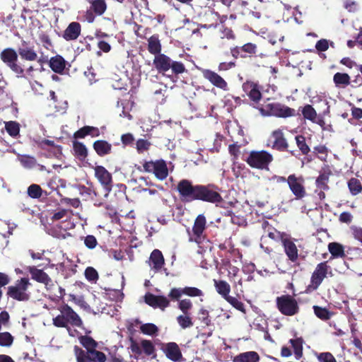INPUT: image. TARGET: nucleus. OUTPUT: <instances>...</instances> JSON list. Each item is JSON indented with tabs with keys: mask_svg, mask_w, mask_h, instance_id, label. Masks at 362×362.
Listing matches in <instances>:
<instances>
[{
	"mask_svg": "<svg viewBox=\"0 0 362 362\" xmlns=\"http://www.w3.org/2000/svg\"><path fill=\"white\" fill-rule=\"evenodd\" d=\"M93 148L100 157H104L110 154L112 150V144L103 139L95 141L93 144Z\"/></svg>",
	"mask_w": 362,
	"mask_h": 362,
	"instance_id": "nucleus-27",
	"label": "nucleus"
},
{
	"mask_svg": "<svg viewBox=\"0 0 362 362\" xmlns=\"http://www.w3.org/2000/svg\"><path fill=\"white\" fill-rule=\"evenodd\" d=\"M88 187L85 185H80L78 187L79 193L81 196L87 198L92 197V193H94V185L93 182H88Z\"/></svg>",
	"mask_w": 362,
	"mask_h": 362,
	"instance_id": "nucleus-51",
	"label": "nucleus"
},
{
	"mask_svg": "<svg viewBox=\"0 0 362 362\" xmlns=\"http://www.w3.org/2000/svg\"><path fill=\"white\" fill-rule=\"evenodd\" d=\"M276 304L279 311L286 316H293L300 310L298 301L289 294L278 296L276 298Z\"/></svg>",
	"mask_w": 362,
	"mask_h": 362,
	"instance_id": "nucleus-9",
	"label": "nucleus"
},
{
	"mask_svg": "<svg viewBox=\"0 0 362 362\" xmlns=\"http://www.w3.org/2000/svg\"><path fill=\"white\" fill-rule=\"evenodd\" d=\"M199 315H201L200 320L206 326H209L211 324V320L209 318V313L208 310H206L204 308H202L199 310Z\"/></svg>",
	"mask_w": 362,
	"mask_h": 362,
	"instance_id": "nucleus-62",
	"label": "nucleus"
},
{
	"mask_svg": "<svg viewBox=\"0 0 362 362\" xmlns=\"http://www.w3.org/2000/svg\"><path fill=\"white\" fill-rule=\"evenodd\" d=\"M161 350L165 354V356L172 361L180 362L183 359L181 350L175 342L163 344Z\"/></svg>",
	"mask_w": 362,
	"mask_h": 362,
	"instance_id": "nucleus-20",
	"label": "nucleus"
},
{
	"mask_svg": "<svg viewBox=\"0 0 362 362\" xmlns=\"http://www.w3.org/2000/svg\"><path fill=\"white\" fill-rule=\"evenodd\" d=\"M162 45L158 34L153 35L148 39V51L157 56L161 54Z\"/></svg>",
	"mask_w": 362,
	"mask_h": 362,
	"instance_id": "nucleus-29",
	"label": "nucleus"
},
{
	"mask_svg": "<svg viewBox=\"0 0 362 362\" xmlns=\"http://www.w3.org/2000/svg\"><path fill=\"white\" fill-rule=\"evenodd\" d=\"M141 346L142 351L148 356H151L152 358H156V348L153 342L150 340L143 339L141 341Z\"/></svg>",
	"mask_w": 362,
	"mask_h": 362,
	"instance_id": "nucleus-37",
	"label": "nucleus"
},
{
	"mask_svg": "<svg viewBox=\"0 0 362 362\" xmlns=\"http://www.w3.org/2000/svg\"><path fill=\"white\" fill-rule=\"evenodd\" d=\"M262 228L269 238L276 241H282V240L284 239V233L278 231L272 225H270L267 221H264L262 222Z\"/></svg>",
	"mask_w": 362,
	"mask_h": 362,
	"instance_id": "nucleus-28",
	"label": "nucleus"
},
{
	"mask_svg": "<svg viewBox=\"0 0 362 362\" xmlns=\"http://www.w3.org/2000/svg\"><path fill=\"white\" fill-rule=\"evenodd\" d=\"M81 25L78 22H71L63 32L62 37L66 41L76 40L81 35Z\"/></svg>",
	"mask_w": 362,
	"mask_h": 362,
	"instance_id": "nucleus-24",
	"label": "nucleus"
},
{
	"mask_svg": "<svg viewBox=\"0 0 362 362\" xmlns=\"http://www.w3.org/2000/svg\"><path fill=\"white\" fill-rule=\"evenodd\" d=\"M48 64L54 73L63 74L67 62L62 56L57 54L49 59Z\"/></svg>",
	"mask_w": 362,
	"mask_h": 362,
	"instance_id": "nucleus-26",
	"label": "nucleus"
},
{
	"mask_svg": "<svg viewBox=\"0 0 362 362\" xmlns=\"http://www.w3.org/2000/svg\"><path fill=\"white\" fill-rule=\"evenodd\" d=\"M240 145L238 144V143H233L230 144L228 146V151L231 156H233V160H236L238 159V157L240 153Z\"/></svg>",
	"mask_w": 362,
	"mask_h": 362,
	"instance_id": "nucleus-56",
	"label": "nucleus"
},
{
	"mask_svg": "<svg viewBox=\"0 0 362 362\" xmlns=\"http://www.w3.org/2000/svg\"><path fill=\"white\" fill-rule=\"evenodd\" d=\"M281 243L288 259L292 262H296L298 259V250L296 244L288 238H284Z\"/></svg>",
	"mask_w": 362,
	"mask_h": 362,
	"instance_id": "nucleus-25",
	"label": "nucleus"
},
{
	"mask_svg": "<svg viewBox=\"0 0 362 362\" xmlns=\"http://www.w3.org/2000/svg\"><path fill=\"white\" fill-rule=\"evenodd\" d=\"M131 351L134 354L136 358H138L142 354V348L141 344H139L136 341L132 340L130 345Z\"/></svg>",
	"mask_w": 362,
	"mask_h": 362,
	"instance_id": "nucleus-63",
	"label": "nucleus"
},
{
	"mask_svg": "<svg viewBox=\"0 0 362 362\" xmlns=\"http://www.w3.org/2000/svg\"><path fill=\"white\" fill-rule=\"evenodd\" d=\"M302 115L305 119H308L312 122L315 119L317 116L316 110L311 105H305L302 108Z\"/></svg>",
	"mask_w": 362,
	"mask_h": 362,
	"instance_id": "nucleus-42",
	"label": "nucleus"
},
{
	"mask_svg": "<svg viewBox=\"0 0 362 362\" xmlns=\"http://www.w3.org/2000/svg\"><path fill=\"white\" fill-rule=\"evenodd\" d=\"M182 291V288H173L169 292L168 297L172 300H179L182 295L184 294Z\"/></svg>",
	"mask_w": 362,
	"mask_h": 362,
	"instance_id": "nucleus-58",
	"label": "nucleus"
},
{
	"mask_svg": "<svg viewBox=\"0 0 362 362\" xmlns=\"http://www.w3.org/2000/svg\"><path fill=\"white\" fill-rule=\"evenodd\" d=\"M333 81L338 88H345L351 83V78L346 73H336L333 76Z\"/></svg>",
	"mask_w": 362,
	"mask_h": 362,
	"instance_id": "nucleus-35",
	"label": "nucleus"
},
{
	"mask_svg": "<svg viewBox=\"0 0 362 362\" xmlns=\"http://www.w3.org/2000/svg\"><path fill=\"white\" fill-rule=\"evenodd\" d=\"M260 86L258 83L251 81H246L243 84V90L250 100L259 103L262 98Z\"/></svg>",
	"mask_w": 362,
	"mask_h": 362,
	"instance_id": "nucleus-19",
	"label": "nucleus"
},
{
	"mask_svg": "<svg viewBox=\"0 0 362 362\" xmlns=\"http://www.w3.org/2000/svg\"><path fill=\"white\" fill-rule=\"evenodd\" d=\"M28 271L30 274L32 279L43 284L47 290L51 289L54 286L52 279L42 269L31 266L28 267Z\"/></svg>",
	"mask_w": 362,
	"mask_h": 362,
	"instance_id": "nucleus-17",
	"label": "nucleus"
},
{
	"mask_svg": "<svg viewBox=\"0 0 362 362\" xmlns=\"http://www.w3.org/2000/svg\"><path fill=\"white\" fill-rule=\"evenodd\" d=\"M214 286L216 292L225 299L229 296L230 292V284L224 280H214Z\"/></svg>",
	"mask_w": 362,
	"mask_h": 362,
	"instance_id": "nucleus-33",
	"label": "nucleus"
},
{
	"mask_svg": "<svg viewBox=\"0 0 362 362\" xmlns=\"http://www.w3.org/2000/svg\"><path fill=\"white\" fill-rule=\"evenodd\" d=\"M224 300H226L230 305H231L236 310L242 312L244 314L246 313V310L244 303L240 301L238 298L230 296L229 295Z\"/></svg>",
	"mask_w": 362,
	"mask_h": 362,
	"instance_id": "nucleus-46",
	"label": "nucleus"
},
{
	"mask_svg": "<svg viewBox=\"0 0 362 362\" xmlns=\"http://www.w3.org/2000/svg\"><path fill=\"white\" fill-rule=\"evenodd\" d=\"M73 151L74 155L81 161L85 160L88 157V148L82 142L73 141Z\"/></svg>",
	"mask_w": 362,
	"mask_h": 362,
	"instance_id": "nucleus-31",
	"label": "nucleus"
},
{
	"mask_svg": "<svg viewBox=\"0 0 362 362\" xmlns=\"http://www.w3.org/2000/svg\"><path fill=\"white\" fill-rule=\"evenodd\" d=\"M145 302L148 305L156 308H159L164 310L170 305V300L164 296H156L152 293H147L145 296Z\"/></svg>",
	"mask_w": 362,
	"mask_h": 362,
	"instance_id": "nucleus-21",
	"label": "nucleus"
},
{
	"mask_svg": "<svg viewBox=\"0 0 362 362\" xmlns=\"http://www.w3.org/2000/svg\"><path fill=\"white\" fill-rule=\"evenodd\" d=\"M88 135H89L88 126L86 125V126H84V127L80 128L76 132H75L73 136L75 139H83L86 136H88Z\"/></svg>",
	"mask_w": 362,
	"mask_h": 362,
	"instance_id": "nucleus-61",
	"label": "nucleus"
},
{
	"mask_svg": "<svg viewBox=\"0 0 362 362\" xmlns=\"http://www.w3.org/2000/svg\"><path fill=\"white\" fill-rule=\"evenodd\" d=\"M0 59L17 77L25 76L24 65L19 61L18 51L12 47L4 49L0 52Z\"/></svg>",
	"mask_w": 362,
	"mask_h": 362,
	"instance_id": "nucleus-5",
	"label": "nucleus"
},
{
	"mask_svg": "<svg viewBox=\"0 0 362 362\" xmlns=\"http://www.w3.org/2000/svg\"><path fill=\"white\" fill-rule=\"evenodd\" d=\"M151 143L146 139H139L136 141V148L139 153H143L149 150Z\"/></svg>",
	"mask_w": 362,
	"mask_h": 362,
	"instance_id": "nucleus-50",
	"label": "nucleus"
},
{
	"mask_svg": "<svg viewBox=\"0 0 362 362\" xmlns=\"http://www.w3.org/2000/svg\"><path fill=\"white\" fill-rule=\"evenodd\" d=\"M351 230L354 238L362 244V228L353 226Z\"/></svg>",
	"mask_w": 362,
	"mask_h": 362,
	"instance_id": "nucleus-64",
	"label": "nucleus"
},
{
	"mask_svg": "<svg viewBox=\"0 0 362 362\" xmlns=\"http://www.w3.org/2000/svg\"><path fill=\"white\" fill-rule=\"evenodd\" d=\"M266 146L279 152H288L296 156V150H289V144L282 129H277L272 132L267 140Z\"/></svg>",
	"mask_w": 362,
	"mask_h": 362,
	"instance_id": "nucleus-6",
	"label": "nucleus"
},
{
	"mask_svg": "<svg viewBox=\"0 0 362 362\" xmlns=\"http://www.w3.org/2000/svg\"><path fill=\"white\" fill-rule=\"evenodd\" d=\"M252 168L267 169L273 160V156L267 151H252L245 160Z\"/></svg>",
	"mask_w": 362,
	"mask_h": 362,
	"instance_id": "nucleus-10",
	"label": "nucleus"
},
{
	"mask_svg": "<svg viewBox=\"0 0 362 362\" xmlns=\"http://www.w3.org/2000/svg\"><path fill=\"white\" fill-rule=\"evenodd\" d=\"M157 170L155 172V176L159 180H165L168 175V169L165 161L160 159V163L157 165Z\"/></svg>",
	"mask_w": 362,
	"mask_h": 362,
	"instance_id": "nucleus-41",
	"label": "nucleus"
},
{
	"mask_svg": "<svg viewBox=\"0 0 362 362\" xmlns=\"http://www.w3.org/2000/svg\"><path fill=\"white\" fill-rule=\"evenodd\" d=\"M296 145L304 156H307L310 152V148L306 142L305 137L302 134H298L295 136Z\"/></svg>",
	"mask_w": 362,
	"mask_h": 362,
	"instance_id": "nucleus-38",
	"label": "nucleus"
},
{
	"mask_svg": "<svg viewBox=\"0 0 362 362\" xmlns=\"http://www.w3.org/2000/svg\"><path fill=\"white\" fill-rule=\"evenodd\" d=\"M259 354L254 351H247L241 353L235 356L233 361V362H259Z\"/></svg>",
	"mask_w": 362,
	"mask_h": 362,
	"instance_id": "nucleus-30",
	"label": "nucleus"
},
{
	"mask_svg": "<svg viewBox=\"0 0 362 362\" xmlns=\"http://www.w3.org/2000/svg\"><path fill=\"white\" fill-rule=\"evenodd\" d=\"M236 66L235 61H230L228 62H221L218 66V70L219 71H226L232 69Z\"/></svg>",
	"mask_w": 362,
	"mask_h": 362,
	"instance_id": "nucleus-60",
	"label": "nucleus"
},
{
	"mask_svg": "<svg viewBox=\"0 0 362 362\" xmlns=\"http://www.w3.org/2000/svg\"><path fill=\"white\" fill-rule=\"evenodd\" d=\"M305 180L303 176H296L291 174L287 177V183L290 190L296 199H301L306 196V190L304 187Z\"/></svg>",
	"mask_w": 362,
	"mask_h": 362,
	"instance_id": "nucleus-15",
	"label": "nucleus"
},
{
	"mask_svg": "<svg viewBox=\"0 0 362 362\" xmlns=\"http://www.w3.org/2000/svg\"><path fill=\"white\" fill-rule=\"evenodd\" d=\"M206 229V218L204 214H199L192 226V235L190 231L188 230V233L189 235V241L194 242L197 244L199 245L202 243L206 238V235L204 232Z\"/></svg>",
	"mask_w": 362,
	"mask_h": 362,
	"instance_id": "nucleus-11",
	"label": "nucleus"
},
{
	"mask_svg": "<svg viewBox=\"0 0 362 362\" xmlns=\"http://www.w3.org/2000/svg\"><path fill=\"white\" fill-rule=\"evenodd\" d=\"M94 175L100 184L102 185L105 194L107 197L112 191L113 187V180L112 174L103 165H96L93 168Z\"/></svg>",
	"mask_w": 362,
	"mask_h": 362,
	"instance_id": "nucleus-12",
	"label": "nucleus"
},
{
	"mask_svg": "<svg viewBox=\"0 0 362 362\" xmlns=\"http://www.w3.org/2000/svg\"><path fill=\"white\" fill-rule=\"evenodd\" d=\"M17 51L20 58L23 61H37V62L41 61V59H39L37 52L35 49V46L30 41L22 40L21 41V44L18 46Z\"/></svg>",
	"mask_w": 362,
	"mask_h": 362,
	"instance_id": "nucleus-14",
	"label": "nucleus"
},
{
	"mask_svg": "<svg viewBox=\"0 0 362 362\" xmlns=\"http://www.w3.org/2000/svg\"><path fill=\"white\" fill-rule=\"evenodd\" d=\"M184 293V295L190 296V297H197V296H203V292L196 288V287H185L182 288V291Z\"/></svg>",
	"mask_w": 362,
	"mask_h": 362,
	"instance_id": "nucleus-54",
	"label": "nucleus"
},
{
	"mask_svg": "<svg viewBox=\"0 0 362 362\" xmlns=\"http://www.w3.org/2000/svg\"><path fill=\"white\" fill-rule=\"evenodd\" d=\"M27 192L30 197L39 199L42 194V189L40 185L32 184L28 187Z\"/></svg>",
	"mask_w": 362,
	"mask_h": 362,
	"instance_id": "nucleus-47",
	"label": "nucleus"
},
{
	"mask_svg": "<svg viewBox=\"0 0 362 362\" xmlns=\"http://www.w3.org/2000/svg\"><path fill=\"white\" fill-rule=\"evenodd\" d=\"M332 174L330 167L328 165H325L315 180L317 187L322 190H328L329 189L328 182Z\"/></svg>",
	"mask_w": 362,
	"mask_h": 362,
	"instance_id": "nucleus-23",
	"label": "nucleus"
},
{
	"mask_svg": "<svg viewBox=\"0 0 362 362\" xmlns=\"http://www.w3.org/2000/svg\"><path fill=\"white\" fill-rule=\"evenodd\" d=\"M14 338L8 332H0V346L9 347L13 344Z\"/></svg>",
	"mask_w": 362,
	"mask_h": 362,
	"instance_id": "nucleus-48",
	"label": "nucleus"
},
{
	"mask_svg": "<svg viewBox=\"0 0 362 362\" xmlns=\"http://www.w3.org/2000/svg\"><path fill=\"white\" fill-rule=\"evenodd\" d=\"M5 128L8 134L13 137H16L19 134L20 126L19 124L14 121L6 122Z\"/></svg>",
	"mask_w": 362,
	"mask_h": 362,
	"instance_id": "nucleus-44",
	"label": "nucleus"
},
{
	"mask_svg": "<svg viewBox=\"0 0 362 362\" xmlns=\"http://www.w3.org/2000/svg\"><path fill=\"white\" fill-rule=\"evenodd\" d=\"M176 189L180 200L184 203L199 201L218 206L223 202L221 194V189L215 184L194 185L191 180L182 179L177 183Z\"/></svg>",
	"mask_w": 362,
	"mask_h": 362,
	"instance_id": "nucleus-1",
	"label": "nucleus"
},
{
	"mask_svg": "<svg viewBox=\"0 0 362 362\" xmlns=\"http://www.w3.org/2000/svg\"><path fill=\"white\" fill-rule=\"evenodd\" d=\"M315 315L321 320L326 321L329 320L332 316V313L327 308H322L319 305H313V307Z\"/></svg>",
	"mask_w": 362,
	"mask_h": 362,
	"instance_id": "nucleus-39",
	"label": "nucleus"
},
{
	"mask_svg": "<svg viewBox=\"0 0 362 362\" xmlns=\"http://www.w3.org/2000/svg\"><path fill=\"white\" fill-rule=\"evenodd\" d=\"M20 162L25 168H31L35 165L36 159L33 156L24 155L20 158Z\"/></svg>",
	"mask_w": 362,
	"mask_h": 362,
	"instance_id": "nucleus-52",
	"label": "nucleus"
},
{
	"mask_svg": "<svg viewBox=\"0 0 362 362\" xmlns=\"http://www.w3.org/2000/svg\"><path fill=\"white\" fill-rule=\"evenodd\" d=\"M90 6L85 12L84 18L88 23L95 21L96 16H103L107 8L105 0H86Z\"/></svg>",
	"mask_w": 362,
	"mask_h": 362,
	"instance_id": "nucleus-13",
	"label": "nucleus"
},
{
	"mask_svg": "<svg viewBox=\"0 0 362 362\" xmlns=\"http://www.w3.org/2000/svg\"><path fill=\"white\" fill-rule=\"evenodd\" d=\"M240 47L241 48L244 59L247 57L263 56L262 54H258V48L256 44L247 42Z\"/></svg>",
	"mask_w": 362,
	"mask_h": 362,
	"instance_id": "nucleus-32",
	"label": "nucleus"
},
{
	"mask_svg": "<svg viewBox=\"0 0 362 362\" xmlns=\"http://www.w3.org/2000/svg\"><path fill=\"white\" fill-rule=\"evenodd\" d=\"M153 64L158 72L163 75H166L170 70L174 75L181 74L186 71V68L182 62L173 61L168 56L162 53L155 56Z\"/></svg>",
	"mask_w": 362,
	"mask_h": 362,
	"instance_id": "nucleus-4",
	"label": "nucleus"
},
{
	"mask_svg": "<svg viewBox=\"0 0 362 362\" xmlns=\"http://www.w3.org/2000/svg\"><path fill=\"white\" fill-rule=\"evenodd\" d=\"M313 153L318 155L317 157L320 160L326 161L328 156L329 149L325 145L320 144L313 148Z\"/></svg>",
	"mask_w": 362,
	"mask_h": 362,
	"instance_id": "nucleus-45",
	"label": "nucleus"
},
{
	"mask_svg": "<svg viewBox=\"0 0 362 362\" xmlns=\"http://www.w3.org/2000/svg\"><path fill=\"white\" fill-rule=\"evenodd\" d=\"M317 359L320 362H337L334 356L329 352L320 353Z\"/></svg>",
	"mask_w": 362,
	"mask_h": 362,
	"instance_id": "nucleus-59",
	"label": "nucleus"
},
{
	"mask_svg": "<svg viewBox=\"0 0 362 362\" xmlns=\"http://www.w3.org/2000/svg\"><path fill=\"white\" fill-rule=\"evenodd\" d=\"M328 250L333 258H344L346 256L344 246L337 242L329 243Z\"/></svg>",
	"mask_w": 362,
	"mask_h": 362,
	"instance_id": "nucleus-34",
	"label": "nucleus"
},
{
	"mask_svg": "<svg viewBox=\"0 0 362 362\" xmlns=\"http://www.w3.org/2000/svg\"><path fill=\"white\" fill-rule=\"evenodd\" d=\"M177 322L182 329H186L193 325L192 319L190 317L189 313L177 316Z\"/></svg>",
	"mask_w": 362,
	"mask_h": 362,
	"instance_id": "nucleus-43",
	"label": "nucleus"
},
{
	"mask_svg": "<svg viewBox=\"0 0 362 362\" xmlns=\"http://www.w3.org/2000/svg\"><path fill=\"white\" fill-rule=\"evenodd\" d=\"M328 275L332 276L333 274L327 262L324 261L317 264L311 274L310 284L308 286L307 290L310 291H316Z\"/></svg>",
	"mask_w": 362,
	"mask_h": 362,
	"instance_id": "nucleus-7",
	"label": "nucleus"
},
{
	"mask_svg": "<svg viewBox=\"0 0 362 362\" xmlns=\"http://www.w3.org/2000/svg\"><path fill=\"white\" fill-rule=\"evenodd\" d=\"M84 244L88 249L93 250L98 245V241L94 235H88L84 238Z\"/></svg>",
	"mask_w": 362,
	"mask_h": 362,
	"instance_id": "nucleus-57",
	"label": "nucleus"
},
{
	"mask_svg": "<svg viewBox=\"0 0 362 362\" xmlns=\"http://www.w3.org/2000/svg\"><path fill=\"white\" fill-rule=\"evenodd\" d=\"M269 115L276 117L286 118L295 115V110L279 103L267 105Z\"/></svg>",
	"mask_w": 362,
	"mask_h": 362,
	"instance_id": "nucleus-16",
	"label": "nucleus"
},
{
	"mask_svg": "<svg viewBox=\"0 0 362 362\" xmlns=\"http://www.w3.org/2000/svg\"><path fill=\"white\" fill-rule=\"evenodd\" d=\"M178 308L183 314L189 313V311L192 308V303L189 299H183L179 301Z\"/></svg>",
	"mask_w": 362,
	"mask_h": 362,
	"instance_id": "nucleus-55",
	"label": "nucleus"
},
{
	"mask_svg": "<svg viewBox=\"0 0 362 362\" xmlns=\"http://www.w3.org/2000/svg\"><path fill=\"white\" fill-rule=\"evenodd\" d=\"M60 313L53 318V325L57 327H65L69 330V325L81 327L83 322L79 315L67 304H63L58 308Z\"/></svg>",
	"mask_w": 362,
	"mask_h": 362,
	"instance_id": "nucleus-3",
	"label": "nucleus"
},
{
	"mask_svg": "<svg viewBox=\"0 0 362 362\" xmlns=\"http://www.w3.org/2000/svg\"><path fill=\"white\" fill-rule=\"evenodd\" d=\"M148 263L155 272H160L165 264V259L162 252L158 249L153 250L150 255Z\"/></svg>",
	"mask_w": 362,
	"mask_h": 362,
	"instance_id": "nucleus-22",
	"label": "nucleus"
},
{
	"mask_svg": "<svg viewBox=\"0 0 362 362\" xmlns=\"http://www.w3.org/2000/svg\"><path fill=\"white\" fill-rule=\"evenodd\" d=\"M348 188L353 196H356L362 192L361 181L355 177H351L347 182Z\"/></svg>",
	"mask_w": 362,
	"mask_h": 362,
	"instance_id": "nucleus-40",
	"label": "nucleus"
},
{
	"mask_svg": "<svg viewBox=\"0 0 362 362\" xmlns=\"http://www.w3.org/2000/svg\"><path fill=\"white\" fill-rule=\"evenodd\" d=\"M141 332L146 335H154L158 332V327L153 323H146L140 327Z\"/></svg>",
	"mask_w": 362,
	"mask_h": 362,
	"instance_id": "nucleus-49",
	"label": "nucleus"
},
{
	"mask_svg": "<svg viewBox=\"0 0 362 362\" xmlns=\"http://www.w3.org/2000/svg\"><path fill=\"white\" fill-rule=\"evenodd\" d=\"M292 348L293 349V353L296 359H300L303 356V343L304 340L302 337H297L296 339H291L289 340Z\"/></svg>",
	"mask_w": 362,
	"mask_h": 362,
	"instance_id": "nucleus-36",
	"label": "nucleus"
},
{
	"mask_svg": "<svg viewBox=\"0 0 362 362\" xmlns=\"http://www.w3.org/2000/svg\"><path fill=\"white\" fill-rule=\"evenodd\" d=\"M85 276L89 281H96L99 278L98 272L92 267H88L86 269Z\"/></svg>",
	"mask_w": 362,
	"mask_h": 362,
	"instance_id": "nucleus-53",
	"label": "nucleus"
},
{
	"mask_svg": "<svg viewBox=\"0 0 362 362\" xmlns=\"http://www.w3.org/2000/svg\"><path fill=\"white\" fill-rule=\"evenodd\" d=\"M30 283L27 278H21L17 280L15 285L8 287L7 296L13 300L18 301H28L30 298V294L28 289Z\"/></svg>",
	"mask_w": 362,
	"mask_h": 362,
	"instance_id": "nucleus-8",
	"label": "nucleus"
},
{
	"mask_svg": "<svg viewBox=\"0 0 362 362\" xmlns=\"http://www.w3.org/2000/svg\"><path fill=\"white\" fill-rule=\"evenodd\" d=\"M78 341L85 349L78 346H74V352L76 362L106 361V355L103 352L97 350L98 343L91 337L81 335L78 337Z\"/></svg>",
	"mask_w": 362,
	"mask_h": 362,
	"instance_id": "nucleus-2",
	"label": "nucleus"
},
{
	"mask_svg": "<svg viewBox=\"0 0 362 362\" xmlns=\"http://www.w3.org/2000/svg\"><path fill=\"white\" fill-rule=\"evenodd\" d=\"M202 74L203 77L209 81L213 86L223 90H228V83L216 72L211 69H202Z\"/></svg>",
	"mask_w": 362,
	"mask_h": 362,
	"instance_id": "nucleus-18",
	"label": "nucleus"
}]
</instances>
